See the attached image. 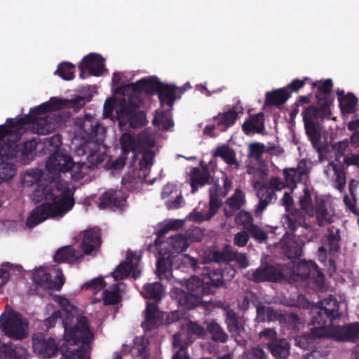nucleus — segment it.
<instances>
[{
    "mask_svg": "<svg viewBox=\"0 0 359 359\" xmlns=\"http://www.w3.org/2000/svg\"><path fill=\"white\" fill-rule=\"evenodd\" d=\"M33 197L37 201L43 199L46 202L36 206L27 218L26 225L32 229L49 218L62 216L70 210L74 203V191L67 186L49 183L40 184L33 191Z\"/></svg>",
    "mask_w": 359,
    "mask_h": 359,
    "instance_id": "nucleus-1",
    "label": "nucleus"
},
{
    "mask_svg": "<svg viewBox=\"0 0 359 359\" xmlns=\"http://www.w3.org/2000/svg\"><path fill=\"white\" fill-rule=\"evenodd\" d=\"M316 99L318 105L309 104L302 112L305 133L312 145L316 147L321 139L320 122L329 119L332 115L331 106L334 102L333 82L331 79L318 81Z\"/></svg>",
    "mask_w": 359,
    "mask_h": 359,
    "instance_id": "nucleus-2",
    "label": "nucleus"
},
{
    "mask_svg": "<svg viewBox=\"0 0 359 359\" xmlns=\"http://www.w3.org/2000/svg\"><path fill=\"white\" fill-rule=\"evenodd\" d=\"M62 325L64 337L62 340V355L70 359H88V350L93 339V332L86 316L79 317L74 327Z\"/></svg>",
    "mask_w": 359,
    "mask_h": 359,
    "instance_id": "nucleus-3",
    "label": "nucleus"
},
{
    "mask_svg": "<svg viewBox=\"0 0 359 359\" xmlns=\"http://www.w3.org/2000/svg\"><path fill=\"white\" fill-rule=\"evenodd\" d=\"M83 131L89 140L79 145L75 153L80 156H86V161L96 168L106 158V149L101 145L105 137L106 128L91 120L83 124Z\"/></svg>",
    "mask_w": 359,
    "mask_h": 359,
    "instance_id": "nucleus-4",
    "label": "nucleus"
},
{
    "mask_svg": "<svg viewBox=\"0 0 359 359\" xmlns=\"http://www.w3.org/2000/svg\"><path fill=\"white\" fill-rule=\"evenodd\" d=\"M46 168L50 173L55 175L72 170L74 180L83 179L89 169L95 168L88 161L75 163L65 150L57 151L51 154L46 161Z\"/></svg>",
    "mask_w": 359,
    "mask_h": 359,
    "instance_id": "nucleus-5",
    "label": "nucleus"
},
{
    "mask_svg": "<svg viewBox=\"0 0 359 359\" xmlns=\"http://www.w3.org/2000/svg\"><path fill=\"white\" fill-rule=\"evenodd\" d=\"M58 117L55 114H49L45 117H36L29 114L16 121L11 119L9 127L11 130L21 133L25 129H32L34 133L46 135L51 133L55 126Z\"/></svg>",
    "mask_w": 359,
    "mask_h": 359,
    "instance_id": "nucleus-6",
    "label": "nucleus"
},
{
    "mask_svg": "<svg viewBox=\"0 0 359 359\" xmlns=\"http://www.w3.org/2000/svg\"><path fill=\"white\" fill-rule=\"evenodd\" d=\"M27 320L7 305L0 316V329L4 334L14 339H23L27 336Z\"/></svg>",
    "mask_w": 359,
    "mask_h": 359,
    "instance_id": "nucleus-7",
    "label": "nucleus"
},
{
    "mask_svg": "<svg viewBox=\"0 0 359 359\" xmlns=\"http://www.w3.org/2000/svg\"><path fill=\"white\" fill-rule=\"evenodd\" d=\"M246 277L249 280L256 283L266 281L276 283L285 278L284 273L279 267L269 264H262L256 269L249 270Z\"/></svg>",
    "mask_w": 359,
    "mask_h": 359,
    "instance_id": "nucleus-8",
    "label": "nucleus"
},
{
    "mask_svg": "<svg viewBox=\"0 0 359 359\" xmlns=\"http://www.w3.org/2000/svg\"><path fill=\"white\" fill-rule=\"evenodd\" d=\"M62 341L56 343L53 337L46 338L43 334H34L32 337V348L34 353L43 358H50L61 351Z\"/></svg>",
    "mask_w": 359,
    "mask_h": 359,
    "instance_id": "nucleus-9",
    "label": "nucleus"
},
{
    "mask_svg": "<svg viewBox=\"0 0 359 359\" xmlns=\"http://www.w3.org/2000/svg\"><path fill=\"white\" fill-rule=\"evenodd\" d=\"M80 248L83 255L96 256L100 250L102 243L101 229L95 226L82 232Z\"/></svg>",
    "mask_w": 359,
    "mask_h": 359,
    "instance_id": "nucleus-10",
    "label": "nucleus"
},
{
    "mask_svg": "<svg viewBox=\"0 0 359 359\" xmlns=\"http://www.w3.org/2000/svg\"><path fill=\"white\" fill-rule=\"evenodd\" d=\"M163 84L157 77H149L142 79L135 83H128L123 86L121 90L123 95L127 91H130L133 94L144 92L150 95H158Z\"/></svg>",
    "mask_w": 359,
    "mask_h": 359,
    "instance_id": "nucleus-11",
    "label": "nucleus"
},
{
    "mask_svg": "<svg viewBox=\"0 0 359 359\" xmlns=\"http://www.w3.org/2000/svg\"><path fill=\"white\" fill-rule=\"evenodd\" d=\"M140 258L135 252L127 256V261L121 262L113 272L112 276L116 280L127 278L131 273V276L137 279L141 273L139 268Z\"/></svg>",
    "mask_w": 359,
    "mask_h": 359,
    "instance_id": "nucleus-12",
    "label": "nucleus"
},
{
    "mask_svg": "<svg viewBox=\"0 0 359 359\" xmlns=\"http://www.w3.org/2000/svg\"><path fill=\"white\" fill-rule=\"evenodd\" d=\"M116 119L121 126L127 124L132 128H139L144 126L147 123V116L143 111H130L128 108L116 109Z\"/></svg>",
    "mask_w": 359,
    "mask_h": 359,
    "instance_id": "nucleus-13",
    "label": "nucleus"
},
{
    "mask_svg": "<svg viewBox=\"0 0 359 359\" xmlns=\"http://www.w3.org/2000/svg\"><path fill=\"white\" fill-rule=\"evenodd\" d=\"M50 273H47L43 269H39L33 273V280L39 285L46 287L49 289L60 290L65 283V277L60 269L57 268L55 276V280L53 279Z\"/></svg>",
    "mask_w": 359,
    "mask_h": 359,
    "instance_id": "nucleus-14",
    "label": "nucleus"
},
{
    "mask_svg": "<svg viewBox=\"0 0 359 359\" xmlns=\"http://www.w3.org/2000/svg\"><path fill=\"white\" fill-rule=\"evenodd\" d=\"M283 226L286 229V234H294L299 227L308 229L306 215L302 211L294 209L283 216Z\"/></svg>",
    "mask_w": 359,
    "mask_h": 359,
    "instance_id": "nucleus-15",
    "label": "nucleus"
},
{
    "mask_svg": "<svg viewBox=\"0 0 359 359\" xmlns=\"http://www.w3.org/2000/svg\"><path fill=\"white\" fill-rule=\"evenodd\" d=\"M126 202V196L120 190L109 189L99 198V207L105 208H121Z\"/></svg>",
    "mask_w": 359,
    "mask_h": 359,
    "instance_id": "nucleus-16",
    "label": "nucleus"
},
{
    "mask_svg": "<svg viewBox=\"0 0 359 359\" xmlns=\"http://www.w3.org/2000/svg\"><path fill=\"white\" fill-rule=\"evenodd\" d=\"M332 337L338 341L357 342L359 341V323H348L336 328Z\"/></svg>",
    "mask_w": 359,
    "mask_h": 359,
    "instance_id": "nucleus-17",
    "label": "nucleus"
},
{
    "mask_svg": "<svg viewBox=\"0 0 359 359\" xmlns=\"http://www.w3.org/2000/svg\"><path fill=\"white\" fill-rule=\"evenodd\" d=\"M171 297L176 300L178 306L184 309H193L201 304V300L194 294L184 291L178 287H175L170 291Z\"/></svg>",
    "mask_w": 359,
    "mask_h": 359,
    "instance_id": "nucleus-18",
    "label": "nucleus"
},
{
    "mask_svg": "<svg viewBox=\"0 0 359 359\" xmlns=\"http://www.w3.org/2000/svg\"><path fill=\"white\" fill-rule=\"evenodd\" d=\"M242 130L246 135L255 133L264 134L266 130L264 114L259 112L250 116L243 123Z\"/></svg>",
    "mask_w": 359,
    "mask_h": 359,
    "instance_id": "nucleus-19",
    "label": "nucleus"
},
{
    "mask_svg": "<svg viewBox=\"0 0 359 359\" xmlns=\"http://www.w3.org/2000/svg\"><path fill=\"white\" fill-rule=\"evenodd\" d=\"M255 188L257 189L256 195L259 200L255 209V214L256 217H259L272 202V200L276 198V194L266 185H259L258 187L255 184Z\"/></svg>",
    "mask_w": 359,
    "mask_h": 359,
    "instance_id": "nucleus-20",
    "label": "nucleus"
},
{
    "mask_svg": "<svg viewBox=\"0 0 359 359\" xmlns=\"http://www.w3.org/2000/svg\"><path fill=\"white\" fill-rule=\"evenodd\" d=\"M264 345L275 359H287L290 354V344L286 339L279 338Z\"/></svg>",
    "mask_w": 359,
    "mask_h": 359,
    "instance_id": "nucleus-21",
    "label": "nucleus"
},
{
    "mask_svg": "<svg viewBox=\"0 0 359 359\" xmlns=\"http://www.w3.org/2000/svg\"><path fill=\"white\" fill-rule=\"evenodd\" d=\"M186 287L189 292L194 294L201 300L203 296L213 294L212 287L207 285L203 277L200 279L198 276H191L187 280Z\"/></svg>",
    "mask_w": 359,
    "mask_h": 359,
    "instance_id": "nucleus-22",
    "label": "nucleus"
},
{
    "mask_svg": "<svg viewBox=\"0 0 359 359\" xmlns=\"http://www.w3.org/2000/svg\"><path fill=\"white\" fill-rule=\"evenodd\" d=\"M84 257L81 253L76 252L72 245H66L59 248L53 257L55 262L79 263Z\"/></svg>",
    "mask_w": 359,
    "mask_h": 359,
    "instance_id": "nucleus-23",
    "label": "nucleus"
},
{
    "mask_svg": "<svg viewBox=\"0 0 359 359\" xmlns=\"http://www.w3.org/2000/svg\"><path fill=\"white\" fill-rule=\"evenodd\" d=\"M224 271L221 269H215L211 266H203L202 271L200 273L207 285L212 287L213 293L216 287L221 286L224 283Z\"/></svg>",
    "mask_w": 359,
    "mask_h": 359,
    "instance_id": "nucleus-24",
    "label": "nucleus"
},
{
    "mask_svg": "<svg viewBox=\"0 0 359 359\" xmlns=\"http://www.w3.org/2000/svg\"><path fill=\"white\" fill-rule=\"evenodd\" d=\"M210 172L208 167L205 166L202 168H194L190 173L191 193H196L199 187H203L209 183L210 179Z\"/></svg>",
    "mask_w": 359,
    "mask_h": 359,
    "instance_id": "nucleus-25",
    "label": "nucleus"
},
{
    "mask_svg": "<svg viewBox=\"0 0 359 359\" xmlns=\"http://www.w3.org/2000/svg\"><path fill=\"white\" fill-rule=\"evenodd\" d=\"M237 108L236 106H233L227 111L219 113L213 117V120L217 122V127L220 131L224 132L236 123L238 118Z\"/></svg>",
    "mask_w": 359,
    "mask_h": 359,
    "instance_id": "nucleus-26",
    "label": "nucleus"
},
{
    "mask_svg": "<svg viewBox=\"0 0 359 359\" xmlns=\"http://www.w3.org/2000/svg\"><path fill=\"white\" fill-rule=\"evenodd\" d=\"M165 244V254L171 255L175 253H181L185 251L189 246L187 238L182 234L170 236Z\"/></svg>",
    "mask_w": 359,
    "mask_h": 359,
    "instance_id": "nucleus-27",
    "label": "nucleus"
},
{
    "mask_svg": "<svg viewBox=\"0 0 359 359\" xmlns=\"http://www.w3.org/2000/svg\"><path fill=\"white\" fill-rule=\"evenodd\" d=\"M83 63L86 65L90 75L99 76L104 69L102 58L97 53H90L86 55L83 58Z\"/></svg>",
    "mask_w": 359,
    "mask_h": 359,
    "instance_id": "nucleus-28",
    "label": "nucleus"
},
{
    "mask_svg": "<svg viewBox=\"0 0 359 359\" xmlns=\"http://www.w3.org/2000/svg\"><path fill=\"white\" fill-rule=\"evenodd\" d=\"M338 102L342 113L353 114L358 104V98L352 93L344 94L343 90H337Z\"/></svg>",
    "mask_w": 359,
    "mask_h": 359,
    "instance_id": "nucleus-29",
    "label": "nucleus"
},
{
    "mask_svg": "<svg viewBox=\"0 0 359 359\" xmlns=\"http://www.w3.org/2000/svg\"><path fill=\"white\" fill-rule=\"evenodd\" d=\"M36 145L37 142L34 139L27 140L22 144H18V161L24 165H27L32 161L34 158Z\"/></svg>",
    "mask_w": 359,
    "mask_h": 359,
    "instance_id": "nucleus-30",
    "label": "nucleus"
},
{
    "mask_svg": "<svg viewBox=\"0 0 359 359\" xmlns=\"http://www.w3.org/2000/svg\"><path fill=\"white\" fill-rule=\"evenodd\" d=\"M158 97L162 107L166 104L172 108L175 101L180 98V95L175 86L164 83Z\"/></svg>",
    "mask_w": 359,
    "mask_h": 359,
    "instance_id": "nucleus-31",
    "label": "nucleus"
},
{
    "mask_svg": "<svg viewBox=\"0 0 359 359\" xmlns=\"http://www.w3.org/2000/svg\"><path fill=\"white\" fill-rule=\"evenodd\" d=\"M290 96V93L287 92L286 88H284L267 92L266 93L265 105L280 106L285 104Z\"/></svg>",
    "mask_w": 359,
    "mask_h": 359,
    "instance_id": "nucleus-32",
    "label": "nucleus"
},
{
    "mask_svg": "<svg viewBox=\"0 0 359 359\" xmlns=\"http://www.w3.org/2000/svg\"><path fill=\"white\" fill-rule=\"evenodd\" d=\"M214 157H220L229 165L240 166L235 151L227 144L217 147L212 153Z\"/></svg>",
    "mask_w": 359,
    "mask_h": 359,
    "instance_id": "nucleus-33",
    "label": "nucleus"
},
{
    "mask_svg": "<svg viewBox=\"0 0 359 359\" xmlns=\"http://www.w3.org/2000/svg\"><path fill=\"white\" fill-rule=\"evenodd\" d=\"M315 215L319 226H324L333 222L332 215L328 210L327 205L323 200L316 203Z\"/></svg>",
    "mask_w": 359,
    "mask_h": 359,
    "instance_id": "nucleus-34",
    "label": "nucleus"
},
{
    "mask_svg": "<svg viewBox=\"0 0 359 359\" xmlns=\"http://www.w3.org/2000/svg\"><path fill=\"white\" fill-rule=\"evenodd\" d=\"M283 175L286 187L293 190L297 182L302 180L303 175H306V172L299 168H285Z\"/></svg>",
    "mask_w": 359,
    "mask_h": 359,
    "instance_id": "nucleus-35",
    "label": "nucleus"
},
{
    "mask_svg": "<svg viewBox=\"0 0 359 359\" xmlns=\"http://www.w3.org/2000/svg\"><path fill=\"white\" fill-rule=\"evenodd\" d=\"M164 287L159 282H154L145 284L141 292L142 296L146 299H153L156 302L161 300Z\"/></svg>",
    "mask_w": 359,
    "mask_h": 359,
    "instance_id": "nucleus-36",
    "label": "nucleus"
},
{
    "mask_svg": "<svg viewBox=\"0 0 359 359\" xmlns=\"http://www.w3.org/2000/svg\"><path fill=\"white\" fill-rule=\"evenodd\" d=\"M206 330L211 335V339L215 342L226 343L229 339V336L224 330L214 320L207 325Z\"/></svg>",
    "mask_w": 359,
    "mask_h": 359,
    "instance_id": "nucleus-37",
    "label": "nucleus"
},
{
    "mask_svg": "<svg viewBox=\"0 0 359 359\" xmlns=\"http://www.w3.org/2000/svg\"><path fill=\"white\" fill-rule=\"evenodd\" d=\"M225 323L228 331L232 334H238L242 329L239 317L233 309H228L225 313Z\"/></svg>",
    "mask_w": 359,
    "mask_h": 359,
    "instance_id": "nucleus-38",
    "label": "nucleus"
},
{
    "mask_svg": "<svg viewBox=\"0 0 359 359\" xmlns=\"http://www.w3.org/2000/svg\"><path fill=\"white\" fill-rule=\"evenodd\" d=\"M171 255L165 257H160L156 262V276L160 278L168 279L171 273L172 260L170 259Z\"/></svg>",
    "mask_w": 359,
    "mask_h": 359,
    "instance_id": "nucleus-39",
    "label": "nucleus"
},
{
    "mask_svg": "<svg viewBox=\"0 0 359 359\" xmlns=\"http://www.w3.org/2000/svg\"><path fill=\"white\" fill-rule=\"evenodd\" d=\"M320 305L317 307L325 311L328 314L327 316L337 319L340 318L341 314L339 311V304L336 299L330 297L323 299L319 302Z\"/></svg>",
    "mask_w": 359,
    "mask_h": 359,
    "instance_id": "nucleus-40",
    "label": "nucleus"
},
{
    "mask_svg": "<svg viewBox=\"0 0 359 359\" xmlns=\"http://www.w3.org/2000/svg\"><path fill=\"white\" fill-rule=\"evenodd\" d=\"M60 309L58 311H64L65 313H62L65 319L62 320V325L72 324L74 321L76 308L70 304L69 300L66 298L60 297L58 302Z\"/></svg>",
    "mask_w": 359,
    "mask_h": 359,
    "instance_id": "nucleus-41",
    "label": "nucleus"
},
{
    "mask_svg": "<svg viewBox=\"0 0 359 359\" xmlns=\"http://www.w3.org/2000/svg\"><path fill=\"white\" fill-rule=\"evenodd\" d=\"M154 156L155 154L152 150H146L144 151L142 157L139 162L140 177L142 175L144 178H146L148 176L150 168L153 165Z\"/></svg>",
    "mask_w": 359,
    "mask_h": 359,
    "instance_id": "nucleus-42",
    "label": "nucleus"
},
{
    "mask_svg": "<svg viewBox=\"0 0 359 359\" xmlns=\"http://www.w3.org/2000/svg\"><path fill=\"white\" fill-rule=\"evenodd\" d=\"M121 152L123 156H128L130 152L133 153V158H136V142L134 137L128 133H124L120 138Z\"/></svg>",
    "mask_w": 359,
    "mask_h": 359,
    "instance_id": "nucleus-43",
    "label": "nucleus"
},
{
    "mask_svg": "<svg viewBox=\"0 0 359 359\" xmlns=\"http://www.w3.org/2000/svg\"><path fill=\"white\" fill-rule=\"evenodd\" d=\"M327 314L328 313L325 311L316 306L313 309V316L311 319V324L323 327H328L331 325L333 321L336 319L330 316H327Z\"/></svg>",
    "mask_w": 359,
    "mask_h": 359,
    "instance_id": "nucleus-44",
    "label": "nucleus"
},
{
    "mask_svg": "<svg viewBox=\"0 0 359 359\" xmlns=\"http://www.w3.org/2000/svg\"><path fill=\"white\" fill-rule=\"evenodd\" d=\"M18 144L15 142H7L0 144V159H18Z\"/></svg>",
    "mask_w": 359,
    "mask_h": 359,
    "instance_id": "nucleus-45",
    "label": "nucleus"
},
{
    "mask_svg": "<svg viewBox=\"0 0 359 359\" xmlns=\"http://www.w3.org/2000/svg\"><path fill=\"white\" fill-rule=\"evenodd\" d=\"M119 292L120 289L118 284L114 285L112 290H104L102 296L104 305L118 304L121 301V296Z\"/></svg>",
    "mask_w": 359,
    "mask_h": 359,
    "instance_id": "nucleus-46",
    "label": "nucleus"
},
{
    "mask_svg": "<svg viewBox=\"0 0 359 359\" xmlns=\"http://www.w3.org/2000/svg\"><path fill=\"white\" fill-rule=\"evenodd\" d=\"M75 66L69 62H62L57 66L55 74L66 81L72 80L74 78Z\"/></svg>",
    "mask_w": 359,
    "mask_h": 359,
    "instance_id": "nucleus-47",
    "label": "nucleus"
},
{
    "mask_svg": "<svg viewBox=\"0 0 359 359\" xmlns=\"http://www.w3.org/2000/svg\"><path fill=\"white\" fill-rule=\"evenodd\" d=\"M245 202L244 192L239 189H236L234 194L226 201L225 204L234 210H239L245 204Z\"/></svg>",
    "mask_w": 359,
    "mask_h": 359,
    "instance_id": "nucleus-48",
    "label": "nucleus"
},
{
    "mask_svg": "<svg viewBox=\"0 0 359 359\" xmlns=\"http://www.w3.org/2000/svg\"><path fill=\"white\" fill-rule=\"evenodd\" d=\"M330 165L332 167L336 175L335 187L340 192L344 191L346 184V178L344 168H343V166H338L334 162L332 161L330 163Z\"/></svg>",
    "mask_w": 359,
    "mask_h": 359,
    "instance_id": "nucleus-49",
    "label": "nucleus"
},
{
    "mask_svg": "<svg viewBox=\"0 0 359 359\" xmlns=\"http://www.w3.org/2000/svg\"><path fill=\"white\" fill-rule=\"evenodd\" d=\"M42 177V172L40 170L36 169V170H31L29 171H27L22 178V182L25 186L30 187L34 185V184H37L38 187L40 184L46 185L47 184L43 183H39L41 181ZM37 187L35 188V189Z\"/></svg>",
    "mask_w": 359,
    "mask_h": 359,
    "instance_id": "nucleus-50",
    "label": "nucleus"
},
{
    "mask_svg": "<svg viewBox=\"0 0 359 359\" xmlns=\"http://www.w3.org/2000/svg\"><path fill=\"white\" fill-rule=\"evenodd\" d=\"M173 346L178 348V351L173 355L172 359H190L187 353V346L184 341L180 339V335L175 334L173 337Z\"/></svg>",
    "mask_w": 359,
    "mask_h": 359,
    "instance_id": "nucleus-51",
    "label": "nucleus"
},
{
    "mask_svg": "<svg viewBox=\"0 0 359 359\" xmlns=\"http://www.w3.org/2000/svg\"><path fill=\"white\" fill-rule=\"evenodd\" d=\"M249 235L257 243H264L268 240V233L257 224H251L246 230Z\"/></svg>",
    "mask_w": 359,
    "mask_h": 359,
    "instance_id": "nucleus-52",
    "label": "nucleus"
},
{
    "mask_svg": "<svg viewBox=\"0 0 359 359\" xmlns=\"http://www.w3.org/2000/svg\"><path fill=\"white\" fill-rule=\"evenodd\" d=\"M210 201H209V208H208V218H212L218 211L222 201L219 199L221 197L217 192H215L213 189L210 188L209 191Z\"/></svg>",
    "mask_w": 359,
    "mask_h": 359,
    "instance_id": "nucleus-53",
    "label": "nucleus"
},
{
    "mask_svg": "<svg viewBox=\"0 0 359 359\" xmlns=\"http://www.w3.org/2000/svg\"><path fill=\"white\" fill-rule=\"evenodd\" d=\"M182 264L186 267L189 268L194 273H200V271L203 269L205 264L198 259H196L188 254L182 255Z\"/></svg>",
    "mask_w": 359,
    "mask_h": 359,
    "instance_id": "nucleus-54",
    "label": "nucleus"
},
{
    "mask_svg": "<svg viewBox=\"0 0 359 359\" xmlns=\"http://www.w3.org/2000/svg\"><path fill=\"white\" fill-rule=\"evenodd\" d=\"M16 173V165L0 159V179L7 180L12 178Z\"/></svg>",
    "mask_w": 359,
    "mask_h": 359,
    "instance_id": "nucleus-55",
    "label": "nucleus"
},
{
    "mask_svg": "<svg viewBox=\"0 0 359 359\" xmlns=\"http://www.w3.org/2000/svg\"><path fill=\"white\" fill-rule=\"evenodd\" d=\"M285 255L288 259L300 257L302 255V246L297 242H291L283 247Z\"/></svg>",
    "mask_w": 359,
    "mask_h": 359,
    "instance_id": "nucleus-56",
    "label": "nucleus"
},
{
    "mask_svg": "<svg viewBox=\"0 0 359 359\" xmlns=\"http://www.w3.org/2000/svg\"><path fill=\"white\" fill-rule=\"evenodd\" d=\"M161 324V313H146L145 321L142 323L147 330H152L158 327Z\"/></svg>",
    "mask_w": 359,
    "mask_h": 359,
    "instance_id": "nucleus-57",
    "label": "nucleus"
},
{
    "mask_svg": "<svg viewBox=\"0 0 359 359\" xmlns=\"http://www.w3.org/2000/svg\"><path fill=\"white\" fill-rule=\"evenodd\" d=\"M348 147V139H344V140L339 141L332 144V149L334 154L335 161L339 162L341 157L344 158V156H346V151Z\"/></svg>",
    "mask_w": 359,
    "mask_h": 359,
    "instance_id": "nucleus-58",
    "label": "nucleus"
},
{
    "mask_svg": "<svg viewBox=\"0 0 359 359\" xmlns=\"http://www.w3.org/2000/svg\"><path fill=\"white\" fill-rule=\"evenodd\" d=\"M254 219L252 214L246 210H240L235 217V222L238 225H241L247 230L251 224H253Z\"/></svg>",
    "mask_w": 359,
    "mask_h": 359,
    "instance_id": "nucleus-59",
    "label": "nucleus"
},
{
    "mask_svg": "<svg viewBox=\"0 0 359 359\" xmlns=\"http://www.w3.org/2000/svg\"><path fill=\"white\" fill-rule=\"evenodd\" d=\"M18 346H13L12 343L0 344V356L1 359H15V355L17 353Z\"/></svg>",
    "mask_w": 359,
    "mask_h": 359,
    "instance_id": "nucleus-60",
    "label": "nucleus"
},
{
    "mask_svg": "<svg viewBox=\"0 0 359 359\" xmlns=\"http://www.w3.org/2000/svg\"><path fill=\"white\" fill-rule=\"evenodd\" d=\"M142 101L137 96L131 95L128 97V101L126 99L121 100L120 106L117 109L128 108L130 111H135L141 105Z\"/></svg>",
    "mask_w": 359,
    "mask_h": 359,
    "instance_id": "nucleus-61",
    "label": "nucleus"
},
{
    "mask_svg": "<svg viewBox=\"0 0 359 359\" xmlns=\"http://www.w3.org/2000/svg\"><path fill=\"white\" fill-rule=\"evenodd\" d=\"M184 225V222L180 219H174L170 221L167 223L163 227L160 229L158 231L157 236L158 238H161L164 236L170 230H178Z\"/></svg>",
    "mask_w": 359,
    "mask_h": 359,
    "instance_id": "nucleus-62",
    "label": "nucleus"
},
{
    "mask_svg": "<svg viewBox=\"0 0 359 359\" xmlns=\"http://www.w3.org/2000/svg\"><path fill=\"white\" fill-rule=\"evenodd\" d=\"M49 107L50 111H57L65 108H67V99H62L56 97H52L46 102Z\"/></svg>",
    "mask_w": 359,
    "mask_h": 359,
    "instance_id": "nucleus-63",
    "label": "nucleus"
},
{
    "mask_svg": "<svg viewBox=\"0 0 359 359\" xmlns=\"http://www.w3.org/2000/svg\"><path fill=\"white\" fill-rule=\"evenodd\" d=\"M245 359H267V355L260 346H257L248 351Z\"/></svg>",
    "mask_w": 359,
    "mask_h": 359,
    "instance_id": "nucleus-64",
    "label": "nucleus"
}]
</instances>
